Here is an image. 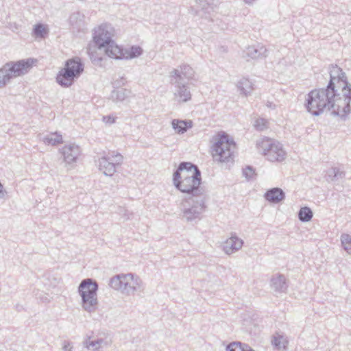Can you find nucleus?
I'll list each match as a JSON object with an SVG mask.
<instances>
[{
  "mask_svg": "<svg viewBox=\"0 0 351 351\" xmlns=\"http://www.w3.org/2000/svg\"><path fill=\"white\" fill-rule=\"evenodd\" d=\"M329 75L326 88H315L307 94L304 106L313 116L332 110V115L346 121L351 112V84L346 73L337 65L330 66Z\"/></svg>",
  "mask_w": 351,
  "mask_h": 351,
  "instance_id": "f257e3e1",
  "label": "nucleus"
},
{
  "mask_svg": "<svg viewBox=\"0 0 351 351\" xmlns=\"http://www.w3.org/2000/svg\"><path fill=\"white\" fill-rule=\"evenodd\" d=\"M195 71L188 64H182L179 69H173L169 74L170 84L175 86L174 95L179 102H186L191 99V94L185 80L193 79Z\"/></svg>",
  "mask_w": 351,
  "mask_h": 351,
  "instance_id": "f03ea898",
  "label": "nucleus"
},
{
  "mask_svg": "<svg viewBox=\"0 0 351 351\" xmlns=\"http://www.w3.org/2000/svg\"><path fill=\"white\" fill-rule=\"evenodd\" d=\"M84 65L80 57L75 56L67 60L64 66L57 74L56 82L62 87L72 86L84 71Z\"/></svg>",
  "mask_w": 351,
  "mask_h": 351,
  "instance_id": "7ed1b4c3",
  "label": "nucleus"
},
{
  "mask_svg": "<svg viewBox=\"0 0 351 351\" xmlns=\"http://www.w3.org/2000/svg\"><path fill=\"white\" fill-rule=\"evenodd\" d=\"M174 186L183 193L191 195V197H199L204 194V190L201 186V171L197 169L191 175L183 173L182 178L176 179L173 176Z\"/></svg>",
  "mask_w": 351,
  "mask_h": 351,
  "instance_id": "20e7f679",
  "label": "nucleus"
},
{
  "mask_svg": "<svg viewBox=\"0 0 351 351\" xmlns=\"http://www.w3.org/2000/svg\"><path fill=\"white\" fill-rule=\"evenodd\" d=\"M99 285L93 278H86L78 286V293L82 298V307L88 313L95 312L98 308L97 291Z\"/></svg>",
  "mask_w": 351,
  "mask_h": 351,
  "instance_id": "39448f33",
  "label": "nucleus"
},
{
  "mask_svg": "<svg viewBox=\"0 0 351 351\" xmlns=\"http://www.w3.org/2000/svg\"><path fill=\"white\" fill-rule=\"evenodd\" d=\"M109 285L115 290L121 291L123 294L131 295L141 291L142 280L132 273L121 274L111 278Z\"/></svg>",
  "mask_w": 351,
  "mask_h": 351,
  "instance_id": "423d86ee",
  "label": "nucleus"
},
{
  "mask_svg": "<svg viewBox=\"0 0 351 351\" xmlns=\"http://www.w3.org/2000/svg\"><path fill=\"white\" fill-rule=\"evenodd\" d=\"M235 148V142L228 134L223 133L213 146V157L220 162H233Z\"/></svg>",
  "mask_w": 351,
  "mask_h": 351,
  "instance_id": "0eeeda50",
  "label": "nucleus"
},
{
  "mask_svg": "<svg viewBox=\"0 0 351 351\" xmlns=\"http://www.w3.org/2000/svg\"><path fill=\"white\" fill-rule=\"evenodd\" d=\"M205 200L198 197L184 198L180 204L179 208L182 218L188 222L201 219V215L206 209Z\"/></svg>",
  "mask_w": 351,
  "mask_h": 351,
  "instance_id": "6e6552de",
  "label": "nucleus"
},
{
  "mask_svg": "<svg viewBox=\"0 0 351 351\" xmlns=\"http://www.w3.org/2000/svg\"><path fill=\"white\" fill-rule=\"evenodd\" d=\"M34 58L23 59L18 61H10L2 66L3 71L8 84L14 78L27 74L32 68Z\"/></svg>",
  "mask_w": 351,
  "mask_h": 351,
  "instance_id": "1a4fd4ad",
  "label": "nucleus"
},
{
  "mask_svg": "<svg viewBox=\"0 0 351 351\" xmlns=\"http://www.w3.org/2000/svg\"><path fill=\"white\" fill-rule=\"evenodd\" d=\"M123 161V156L115 152L104 153L97 160L99 170L105 176L111 177L117 171V167H120Z\"/></svg>",
  "mask_w": 351,
  "mask_h": 351,
  "instance_id": "9d476101",
  "label": "nucleus"
},
{
  "mask_svg": "<svg viewBox=\"0 0 351 351\" xmlns=\"http://www.w3.org/2000/svg\"><path fill=\"white\" fill-rule=\"evenodd\" d=\"M257 145L262 150L263 154L271 162H281L285 160L286 152L279 142H275L266 138Z\"/></svg>",
  "mask_w": 351,
  "mask_h": 351,
  "instance_id": "9b49d317",
  "label": "nucleus"
},
{
  "mask_svg": "<svg viewBox=\"0 0 351 351\" xmlns=\"http://www.w3.org/2000/svg\"><path fill=\"white\" fill-rule=\"evenodd\" d=\"M112 27L107 24H102L95 29L93 40L99 49L112 43Z\"/></svg>",
  "mask_w": 351,
  "mask_h": 351,
  "instance_id": "f8f14e48",
  "label": "nucleus"
},
{
  "mask_svg": "<svg viewBox=\"0 0 351 351\" xmlns=\"http://www.w3.org/2000/svg\"><path fill=\"white\" fill-rule=\"evenodd\" d=\"M60 152L64 158V160L67 164L75 162L78 156L81 154L80 147L74 143L65 145L61 149Z\"/></svg>",
  "mask_w": 351,
  "mask_h": 351,
  "instance_id": "ddd939ff",
  "label": "nucleus"
},
{
  "mask_svg": "<svg viewBox=\"0 0 351 351\" xmlns=\"http://www.w3.org/2000/svg\"><path fill=\"white\" fill-rule=\"evenodd\" d=\"M84 15L80 12H74L70 16L69 21L73 33H85L86 29Z\"/></svg>",
  "mask_w": 351,
  "mask_h": 351,
  "instance_id": "4468645a",
  "label": "nucleus"
},
{
  "mask_svg": "<svg viewBox=\"0 0 351 351\" xmlns=\"http://www.w3.org/2000/svg\"><path fill=\"white\" fill-rule=\"evenodd\" d=\"M265 199L270 203L278 204L285 198V193L278 187L268 189L264 194Z\"/></svg>",
  "mask_w": 351,
  "mask_h": 351,
  "instance_id": "2eb2a0df",
  "label": "nucleus"
},
{
  "mask_svg": "<svg viewBox=\"0 0 351 351\" xmlns=\"http://www.w3.org/2000/svg\"><path fill=\"white\" fill-rule=\"evenodd\" d=\"M270 286L274 291L278 293L285 292L288 287L285 276L280 274L272 276L270 280Z\"/></svg>",
  "mask_w": 351,
  "mask_h": 351,
  "instance_id": "dca6fc26",
  "label": "nucleus"
},
{
  "mask_svg": "<svg viewBox=\"0 0 351 351\" xmlns=\"http://www.w3.org/2000/svg\"><path fill=\"white\" fill-rule=\"evenodd\" d=\"M103 48H104L105 53L108 57L119 60L124 59L125 50L116 45L113 40L112 43H109Z\"/></svg>",
  "mask_w": 351,
  "mask_h": 351,
  "instance_id": "f3484780",
  "label": "nucleus"
},
{
  "mask_svg": "<svg viewBox=\"0 0 351 351\" xmlns=\"http://www.w3.org/2000/svg\"><path fill=\"white\" fill-rule=\"evenodd\" d=\"M243 241L236 236L231 237L223 245V250L227 254H231L243 246Z\"/></svg>",
  "mask_w": 351,
  "mask_h": 351,
  "instance_id": "a211bd4d",
  "label": "nucleus"
},
{
  "mask_svg": "<svg viewBox=\"0 0 351 351\" xmlns=\"http://www.w3.org/2000/svg\"><path fill=\"white\" fill-rule=\"evenodd\" d=\"M267 49L263 45L258 44L247 48L246 54L252 59L263 58L267 56Z\"/></svg>",
  "mask_w": 351,
  "mask_h": 351,
  "instance_id": "6ab92c4d",
  "label": "nucleus"
},
{
  "mask_svg": "<svg viewBox=\"0 0 351 351\" xmlns=\"http://www.w3.org/2000/svg\"><path fill=\"white\" fill-rule=\"evenodd\" d=\"M197 169H199L198 167L191 162H181L177 169L174 171L173 176L176 177V179L182 178V172L184 171H186L185 174H189L192 170L196 171Z\"/></svg>",
  "mask_w": 351,
  "mask_h": 351,
  "instance_id": "aec40b11",
  "label": "nucleus"
},
{
  "mask_svg": "<svg viewBox=\"0 0 351 351\" xmlns=\"http://www.w3.org/2000/svg\"><path fill=\"white\" fill-rule=\"evenodd\" d=\"M171 125L178 134H184L188 129L193 127V121L189 119H173L171 121Z\"/></svg>",
  "mask_w": 351,
  "mask_h": 351,
  "instance_id": "412c9836",
  "label": "nucleus"
},
{
  "mask_svg": "<svg viewBox=\"0 0 351 351\" xmlns=\"http://www.w3.org/2000/svg\"><path fill=\"white\" fill-rule=\"evenodd\" d=\"M346 176V171L338 167L327 170L325 178L327 182H335Z\"/></svg>",
  "mask_w": 351,
  "mask_h": 351,
  "instance_id": "4be33fe9",
  "label": "nucleus"
},
{
  "mask_svg": "<svg viewBox=\"0 0 351 351\" xmlns=\"http://www.w3.org/2000/svg\"><path fill=\"white\" fill-rule=\"evenodd\" d=\"M271 343L278 351H285L287 348L289 341L287 337L277 334V335L273 337Z\"/></svg>",
  "mask_w": 351,
  "mask_h": 351,
  "instance_id": "5701e85b",
  "label": "nucleus"
},
{
  "mask_svg": "<svg viewBox=\"0 0 351 351\" xmlns=\"http://www.w3.org/2000/svg\"><path fill=\"white\" fill-rule=\"evenodd\" d=\"M237 88L241 94L245 96L250 95L253 90V84L247 78H242L238 82Z\"/></svg>",
  "mask_w": 351,
  "mask_h": 351,
  "instance_id": "b1692460",
  "label": "nucleus"
},
{
  "mask_svg": "<svg viewBox=\"0 0 351 351\" xmlns=\"http://www.w3.org/2000/svg\"><path fill=\"white\" fill-rule=\"evenodd\" d=\"M49 30L43 23H37L34 25L32 31V35L38 38H45L47 36Z\"/></svg>",
  "mask_w": 351,
  "mask_h": 351,
  "instance_id": "393cba45",
  "label": "nucleus"
},
{
  "mask_svg": "<svg viewBox=\"0 0 351 351\" xmlns=\"http://www.w3.org/2000/svg\"><path fill=\"white\" fill-rule=\"evenodd\" d=\"M43 141L46 145H56L62 143V136L57 132L51 133L44 136Z\"/></svg>",
  "mask_w": 351,
  "mask_h": 351,
  "instance_id": "a878e982",
  "label": "nucleus"
},
{
  "mask_svg": "<svg viewBox=\"0 0 351 351\" xmlns=\"http://www.w3.org/2000/svg\"><path fill=\"white\" fill-rule=\"evenodd\" d=\"M226 351H255L250 346L239 341H234L228 345Z\"/></svg>",
  "mask_w": 351,
  "mask_h": 351,
  "instance_id": "bb28decb",
  "label": "nucleus"
},
{
  "mask_svg": "<svg viewBox=\"0 0 351 351\" xmlns=\"http://www.w3.org/2000/svg\"><path fill=\"white\" fill-rule=\"evenodd\" d=\"M130 93V90L126 88L116 89L112 90L111 98L113 101H122L128 97Z\"/></svg>",
  "mask_w": 351,
  "mask_h": 351,
  "instance_id": "cd10ccee",
  "label": "nucleus"
},
{
  "mask_svg": "<svg viewBox=\"0 0 351 351\" xmlns=\"http://www.w3.org/2000/svg\"><path fill=\"white\" fill-rule=\"evenodd\" d=\"M143 49L136 45H133L129 49L124 51V59H132L140 56L143 53Z\"/></svg>",
  "mask_w": 351,
  "mask_h": 351,
  "instance_id": "c85d7f7f",
  "label": "nucleus"
},
{
  "mask_svg": "<svg viewBox=\"0 0 351 351\" xmlns=\"http://www.w3.org/2000/svg\"><path fill=\"white\" fill-rule=\"evenodd\" d=\"M298 218L302 222H308L313 218V212L309 207H302L298 212Z\"/></svg>",
  "mask_w": 351,
  "mask_h": 351,
  "instance_id": "c756f323",
  "label": "nucleus"
},
{
  "mask_svg": "<svg viewBox=\"0 0 351 351\" xmlns=\"http://www.w3.org/2000/svg\"><path fill=\"white\" fill-rule=\"evenodd\" d=\"M198 7L205 12L209 13L210 10H213L215 0H196Z\"/></svg>",
  "mask_w": 351,
  "mask_h": 351,
  "instance_id": "7c9ffc66",
  "label": "nucleus"
},
{
  "mask_svg": "<svg viewBox=\"0 0 351 351\" xmlns=\"http://www.w3.org/2000/svg\"><path fill=\"white\" fill-rule=\"evenodd\" d=\"M90 339V337H88L84 341V346L88 350H91L93 351L98 350L100 348L101 343L103 342V339H98L97 340L91 341Z\"/></svg>",
  "mask_w": 351,
  "mask_h": 351,
  "instance_id": "2f4dec72",
  "label": "nucleus"
},
{
  "mask_svg": "<svg viewBox=\"0 0 351 351\" xmlns=\"http://www.w3.org/2000/svg\"><path fill=\"white\" fill-rule=\"evenodd\" d=\"M268 121L263 118H258L255 120L254 127L257 131H263L268 128Z\"/></svg>",
  "mask_w": 351,
  "mask_h": 351,
  "instance_id": "473e14b6",
  "label": "nucleus"
},
{
  "mask_svg": "<svg viewBox=\"0 0 351 351\" xmlns=\"http://www.w3.org/2000/svg\"><path fill=\"white\" fill-rule=\"evenodd\" d=\"M243 176L247 180H251L256 176L255 169L250 165H247L245 168L243 169Z\"/></svg>",
  "mask_w": 351,
  "mask_h": 351,
  "instance_id": "72a5a7b5",
  "label": "nucleus"
},
{
  "mask_svg": "<svg viewBox=\"0 0 351 351\" xmlns=\"http://www.w3.org/2000/svg\"><path fill=\"white\" fill-rule=\"evenodd\" d=\"M3 71V70L2 67H1L0 68V88H3L8 84V82L6 80L4 72H2Z\"/></svg>",
  "mask_w": 351,
  "mask_h": 351,
  "instance_id": "f704fd0d",
  "label": "nucleus"
},
{
  "mask_svg": "<svg viewBox=\"0 0 351 351\" xmlns=\"http://www.w3.org/2000/svg\"><path fill=\"white\" fill-rule=\"evenodd\" d=\"M341 244L351 245V235L348 234H343L341 236Z\"/></svg>",
  "mask_w": 351,
  "mask_h": 351,
  "instance_id": "c9c22d12",
  "label": "nucleus"
},
{
  "mask_svg": "<svg viewBox=\"0 0 351 351\" xmlns=\"http://www.w3.org/2000/svg\"><path fill=\"white\" fill-rule=\"evenodd\" d=\"M102 119L104 122L108 124H112L115 122V118L111 115L104 116Z\"/></svg>",
  "mask_w": 351,
  "mask_h": 351,
  "instance_id": "e433bc0d",
  "label": "nucleus"
},
{
  "mask_svg": "<svg viewBox=\"0 0 351 351\" xmlns=\"http://www.w3.org/2000/svg\"><path fill=\"white\" fill-rule=\"evenodd\" d=\"M90 59H91V61L93 63H94L95 64H101V62H102L103 60V58L102 57H97V56H94L93 54H92L90 56Z\"/></svg>",
  "mask_w": 351,
  "mask_h": 351,
  "instance_id": "4c0bfd02",
  "label": "nucleus"
},
{
  "mask_svg": "<svg viewBox=\"0 0 351 351\" xmlns=\"http://www.w3.org/2000/svg\"><path fill=\"white\" fill-rule=\"evenodd\" d=\"M72 346L71 342L68 341H63V346L62 349L64 351H72Z\"/></svg>",
  "mask_w": 351,
  "mask_h": 351,
  "instance_id": "58836bf2",
  "label": "nucleus"
},
{
  "mask_svg": "<svg viewBox=\"0 0 351 351\" xmlns=\"http://www.w3.org/2000/svg\"><path fill=\"white\" fill-rule=\"evenodd\" d=\"M6 193L3 185L0 182V198H4Z\"/></svg>",
  "mask_w": 351,
  "mask_h": 351,
  "instance_id": "ea45409f",
  "label": "nucleus"
},
{
  "mask_svg": "<svg viewBox=\"0 0 351 351\" xmlns=\"http://www.w3.org/2000/svg\"><path fill=\"white\" fill-rule=\"evenodd\" d=\"M343 249L350 254H351V245L348 244H341Z\"/></svg>",
  "mask_w": 351,
  "mask_h": 351,
  "instance_id": "a19ab883",
  "label": "nucleus"
},
{
  "mask_svg": "<svg viewBox=\"0 0 351 351\" xmlns=\"http://www.w3.org/2000/svg\"><path fill=\"white\" fill-rule=\"evenodd\" d=\"M243 1L249 5H253L254 3L256 1V0H243Z\"/></svg>",
  "mask_w": 351,
  "mask_h": 351,
  "instance_id": "79ce46f5",
  "label": "nucleus"
},
{
  "mask_svg": "<svg viewBox=\"0 0 351 351\" xmlns=\"http://www.w3.org/2000/svg\"><path fill=\"white\" fill-rule=\"evenodd\" d=\"M115 84H117L118 85H121V84L123 85L125 84V79L123 77H121L120 80V82L116 81Z\"/></svg>",
  "mask_w": 351,
  "mask_h": 351,
  "instance_id": "37998d69",
  "label": "nucleus"
},
{
  "mask_svg": "<svg viewBox=\"0 0 351 351\" xmlns=\"http://www.w3.org/2000/svg\"><path fill=\"white\" fill-rule=\"evenodd\" d=\"M16 308L17 309V311H20L21 309H23V306L21 305L17 304L16 306Z\"/></svg>",
  "mask_w": 351,
  "mask_h": 351,
  "instance_id": "c03bdc74",
  "label": "nucleus"
},
{
  "mask_svg": "<svg viewBox=\"0 0 351 351\" xmlns=\"http://www.w3.org/2000/svg\"><path fill=\"white\" fill-rule=\"evenodd\" d=\"M47 191L48 193H51V188L50 189L47 188Z\"/></svg>",
  "mask_w": 351,
  "mask_h": 351,
  "instance_id": "a18cd8bd",
  "label": "nucleus"
}]
</instances>
